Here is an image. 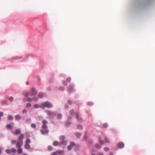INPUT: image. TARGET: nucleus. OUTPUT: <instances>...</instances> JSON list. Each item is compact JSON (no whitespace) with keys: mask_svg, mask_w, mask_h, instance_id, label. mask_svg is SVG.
Here are the masks:
<instances>
[{"mask_svg":"<svg viewBox=\"0 0 155 155\" xmlns=\"http://www.w3.org/2000/svg\"><path fill=\"white\" fill-rule=\"evenodd\" d=\"M51 107L52 105L48 101L43 103L40 106V107L43 109H45V107L50 108Z\"/></svg>","mask_w":155,"mask_h":155,"instance_id":"nucleus-1","label":"nucleus"},{"mask_svg":"<svg viewBox=\"0 0 155 155\" xmlns=\"http://www.w3.org/2000/svg\"><path fill=\"white\" fill-rule=\"evenodd\" d=\"M42 129L40 131L42 134H47L48 133V130L47 129V127L45 124H43L42 126Z\"/></svg>","mask_w":155,"mask_h":155,"instance_id":"nucleus-2","label":"nucleus"},{"mask_svg":"<svg viewBox=\"0 0 155 155\" xmlns=\"http://www.w3.org/2000/svg\"><path fill=\"white\" fill-rule=\"evenodd\" d=\"M64 136H61L60 138L61 141L60 142V146L62 145H66L67 144V141L64 140Z\"/></svg>","mask_w":155,"mask_h":155,"instance_id":"nucleus-3","label":"nucleus"},{"mask_svg":"<svg viewBox=\"0 0 155 155\" xmlns=\"http://www.w3.org/2000/svg\"><path fill=\"white\" fill-rule=\"evenodd\" d=\"M17 150L15 148H12L11 150L7 149L5 150V152L8 154H10L12 153H15L16 152Z\"/></svg>","mask_w":155,"mask_h":155,"instance_id":"nucleus-4","label":"nucleus"},{"mask_svg":"<svg viewBox=\"0 0 155 155\" xmlns=\"http://www.w3.org/2000/svg\"><path fill=\"white\" fill-rule=\"evenodd\" d=\"M37 93V92L35 90V89L34 88H32L31 89V91L30 92V94L31 96H34Z\"/></svg>","mask_w":155,"mask_h":155,"instance_id":"nucleus-5","label":"nucleus"},{"mask_svg":"<svg viewBox=\"0 0 155 155\" xmlns=\"http://www.w3.org/2000/svg\"><path fill=\"white\" fill-rule=\"evenodd\" d=\"M64 153V151L63 150H59L56 151L52 153L51 155H57L60 154H62Z\"/></svg>","mask_w":155,"mask_h":155,"instance_id":"nucleus-6","label":"nucleus"},{"mask_svg":"<svg viewBox=\"0 0 155 155\" xmlns=\"http://www.w3.org/2000/svg\"><path fill=\"white\" fill-rule=\"evenodd\" d=\"M13 134L15 135L19 134L21 133V130L19 129H17L15 131L12 132Z\"/></svg>","mask_w":155,"mask_h":155,"instance_id":"nucleus-7","label":"nucleus"},{"mask_svg":"<svg viewBox=\"0 0 155 155\" xmlns=\"http://www.w3.org/2000/svg\"><path fill=\"white\" fill-rule=\"evenodd\" d=\"M23 144V142L21 141H18L16 143V146L18 148L20 147Z\"/></svg>","mask_w":155,"mask_h":155,"instance_id":"nucleus-8","label":"nucleus"},{"mask_svg":"<svg viewBox=\"0 0 155 155\" xmlns=\"http://www.w3.org/2000/svg\"><path fill=\"white\" fill-rule=\"evenodd\" d=\"M75 145V144L74 143L71 142L70 143V145L68 146V150H70L71 148L72 147L74 146Z\"/></svg>","mask_w":155,"mask_h":155,"instance_id":"nucleus-9","label":"nucleus"},{"mask_svg":"<svg viewBox=\"0 0 155 155\" xmlns=\"http://www.w3.org/2000/svg\"><path fill=\"white\" fill-rule=\"evenodd\" d=\"M118 146L119 148H121L124 147V144L123 142H120L118 143Z\"/></svg>","mask_w":155,"mask_h":155,"instance_id":"nucleus-10","label":"nucleus"},{"mask_svg":"<svg viewBox=\"0 0 155 155\" xmlns=\"http://www.w3.org/2000/svg\"><path fill=\"white\" fill-rule=\"evenodd\" d=\"M24 137V135L23 134H21L18 138L19 141L23 142V139Z\"/></svg>","mask_w":155,"mask_h":155,"instance_id":"nucleus-11","label":"nucleus"},{"mask_svg":"<svg viewBox=\"0 0 155 155\" xmlns=\"http://www.w3.org/2000/svg\"><path fill=\"white\" fill-rule=\"evenodd\" d=\"M47 113L49 116H51L55 115V112H51L50 111H48Z\"/></svg>","mask_w":155,"mask_h":155,"instance_id":"nucleus-12","label":"nucleus"},{"mask_svg":"<svg viewBox=\"0 0 155 155\" xmlns=\"http://www.w3.org/2000/svg\"><path fill=\"white\" fill-rule=\"evenodd\" d=\"M53 145L54 146H60V142L56 141H54L53 143Z\"/></svg>","mask_w":155,"mask_h":155,"instance_id":"nucleus-13","label":"nucleus"},{"mask_svg":"<svg viewBox=\"0 0 155 155\" xmlns=\"http://www.w3.org/2000/svg\"><path fill=\"white\" fill-rule=\"evenodd\" d=\"M22 150L21 147L18 148V153L19 154H21L22 153Z\"/></svg>","mask_w":155,"mask_h":155,"instance_id":"nucleus-14","label":"nucleus"},{"mask_svg":"<svg viewBox=\"0 0 155 155\" xmlns=\"http://www.w3.org/2000/svg\"><path fill=\"white\" fill-rule=\"evenodd\" d=\"M15 118L16 120H20L21 119V117L19 115H17L15 116Z\"/></svg>","mask_w":155,"mask_h":155,"instance_id":"nucleus-15","label":"nucleus"},{"mask_svg":"<svg viewBox=\"0 0 155 155\" xmlns=\"http://www.w3.org/2000/svg\"><path fill=\"white\" fill-rule=\"evenodd\" d=\"M99 140L100 143L101 144L103 145L104 144V142L103 141L101 140V138L100 137H99Z\"/></svg>","mask_w":155,"mask_h":155,"instance_id":"nucleus-16","label":"nucleus"},{"mask_svg":"<svg viewBox=\"0 0 155 155\" xmlns=\"http://www.w3.org/2000/svg\"><path fill=\"white\" fill-rule=\"evenodd\" d=\"M30 146L28 143H26L25 147L26 149H29L30 148Z\"/></svg>","mask_w":155,"mask_h":155,"instance_id":"nucleus-17","label":"nucleus"},{"mask_svg":"<svg viewBox=\"0 0 155 155\" xmlns=\"http://www.w3.org/2000/svg\"><path fill=\"white\" fill-rule=\"evenodd\" d=\"M57 117L58 119H60L62 117V115L60 114H58L57 115Z\"/></svg>","mask_w":155,"mask_h":155,"instance_id":"nucleus-18","label":"nucleus"},{"mask_svg":"<svg viewBox=\"0 0 155 155\" xmlns=\"http://www.w3.org/2000/svg\"><path fill=\"white\" fill-rule=\"evenodd\" d=\"M8 119L9 120H12L13 119V117L12 116L10 115L8 117Z\"/></svg>","mask_w":155,"mask_h":155,"instance_id":"nucleus-19","label":"nucleus"},{"mask_svg":"<svg viewBox=\"0 0 155 155\" xmlns=\"http://www.w3.org/2000/svg\"><path fill=\"white\" fill-rule=\"evenodd\" d=\"M30 92L28 93V92H26L24 94V95L25 97H27L28 95H30L31 96V95L30 94Z\"/></svg>","mask_w":155,"mask_h":155,"instance_id":"nucleus-20","label":"nucleus"},{"mask_svg":"<svg viewBox=\"0 0 155 155\" xmlns=\"http://www.w3.org/2000/svg\"><path fill=\"white\" fill-rule=\"evenodd\" d=\"M76 135L77 138H79L81 136V134L79 133H77L76 134Z\"/></svg>","mask_w":155,"mask_h":155,"instance_id":"nucleus-21","label":"nucleus"},{"mask_svg":"<svg viewBox=\"0 0 155 155\" xmlns=\"http://www.w3.org/2000/svg\"><path fill=\"white\" fill-rule=\"evenodd\" d=\"M105 143H109L110 141L106 137L105 138Z\"/></svg>","mask_w":155,"mask_h":155,"instance_id":"nucleus-22","label":"nucleus"},{"mask_svg":"<svg viewBox=\"0 0 155 155\" xmlns=\"http://www.w3.org/2000/svg\"><path fill=\"white\" fill-rule=\"evenodd\" d=\"M38 96L39 97L42 98L43 97V94L41 93H39L38 94Z\"/></svg>","mask_w":155,"mask_h":155,"instance_id":"nucleus-23","label":"nucleus"},{"mask_svg":"<svg viewBox=\"0 0 155 155\" xmlns=\"http://www.w3.org/2000/svg\"><path fill=\"white\" fill-rule=\"evenodd\" d=\"M34 108H38L39 107V106L37 104H35L34 106Z\"/></svg>","mask_w":155,"mask_h":155,"instance_id":"nucleus-24","label":"nucleus"},{"mask_svg":"<svg viewBox=\"0 0 155 155\" xmlns=\"http://www.w3.org/2000/svg\"><path fill=\"white\" fill-rule=\"evenodd\" d=\"M31 126L33 128H35L36 127V125L35 124H32L31 125Z\"/></svg>","mask_w":155,"mask_h":155,"instance_id":"nucleus-25","label":"nucleus"},{"mask_svg":"<svg viewBox=\"0 0 155 155\" xmlns=\"http://www.w3.org/2000/svg\"><path fill=\"white\" fill-rule=\"evenodd\" d=\"M26 143L29 144L30 142V140L28 138L26 139Z\"/></svg>","mask_w":155,"mask_h":155,"instance_id":"nucleus-26","label":"nucleus"},{"mask_svg":"<svg viewBox=\"0 0 155 155\" xmlns=\"http://www.w3.org/2000/svg\"><path fill=\"white\" fill-rule=\"evenodd\" d=\"M6 126L9 129H11V128H12V125L9 124H7V125Z\"/></svg>","mask_w":155,"mask_h":155,"instance_id":"nucleus-27","label":"nucleus"},{"mask_svg":"<svg viewBox=\"0 0 155 155\" xmlns=\"http://www.w3.org/2000/svg\"><path fill=\"white\" fill-rule=\"evenodd\" d=\"M2 104H8V103L7 101H3L2 102Z\"/></svg>","mask_w":155,"mask_h":155,"instance_id":"nucleus-28","label":"nucleus"},{"mask_svg":"<svg viewBox=\"0 0 155 155\" xmlns=\"http://www.w3.org/2000/svg\"><path fill=\"white\" fill-rule=\"evenodd\" d=\"M77 128L78 129H81L83 127L81 125H78L77 126Z\"/></svg>","mask_w":155,"mask_h":155,"instance_id":"nucleus-29","label":"nucleus"},{"mask_svg":"<svg viewBox=\"0 0 155 155\" xmlns=\"http://www.w3.org/2000/svg\"><path fill=\"white\" fill-rule=\"evenodd\" d=\"M96 147L97 148H100L101 147V146L99 144H97L96 145Z\"/></svg>","mask_w":155,"mask_h":155,"instance_id":"nucleus-30","label":"nucleus"},{"mask_svg":"<svg viewBox=\"0 0 155 155\" xmlns=\"http://www.w3.org/2000/svg\"><path fill=\"white\" fill-rule=\"evenodd\" d=\"M107 124L106 123L104 124L103 125V127L104 128H106L107 127Z\"/></svg>","mask_w":155,"mask_h":155,"instance_id":"nucleus-31","label":"nucleus"},{"mask_svg":"<svg viewBox=\"0 0 155 155\" xmlns=\"http://www.w3.org/2000/svg\"><path fill=\"white\" fill-rule=\"evenodd\" d=\"M9 100L11 101H12L13 100V97H9Z\"/></svg>","mask_w":155,"mask_h":155,"instance_id":"nucleus-32","label":"nucleus"},{"mask_svg":"<svg viewBox=\"0 0 155 155\" xmlns=\"http://www.w3.org/2000/svg\"><path fill=\"white\" fill-rule=\"evenodd\" d=\"M73 89V87L72 86L68 88V91H71Z\"/></svg>","mask_w":155,"mask_h":155,"instance_id":"nucleus-33","label":"nucleus"},{"mask_svg":"<svg viewBox=\"0 0 155 155\" xmlns=\"http://www.w3.org/2000/svg\"><path fill=\"white\" fill-rule=\"evenodd\" d=\"M47 123L48 122L45 120H43L42 121V123L43 124H47Z\"/></svg>","mask_w":155,"mask_h":155,"instance_id":"nucleus-34","label":"nucleus"},{"mask_svg":"<svg viewBox=\"0 0 155 155\" xmlns=\"http://www.w3.org/2000/svg\"><path fill=\"white\" fill-rule=\"evenodd\" d=\"M31 106V104L30 103H28L26 105L27 107H29Z\"/></svg>","mask_w":155,"mask_h":155,"instance_id":"nucleus-35","label":"nucleus"},{"mask_svg":"<svg viewBox=\"0 0 155 155\" xmlns=\"http://www.w3.org/2000/svg\"><path fill=\"white\" fill-rule=\"evenodd\" d=\"M104 149L105 151H107L109 150V148L107 147H105Z\"/></svg>","mask_w":155,"mask_h":155,"instance_id":"nucleus-36","label":"nucleus"},{"mask_svg":"<svg viewBox=\"0 0 155 155\" xmlns=\"http://www.w3.org/2000/svg\"><path fill=\"white\" fill-rule=\"evenodd\" d=\"M11 142L12 144H14L16 143V141L15 140H13L11 141Z\"/></svg>","mask_w":155,"mask_h":155,"instance_id":"nucleus-37","label":"nucleus"},{"mask_svg":"<svg viewBox=\"0 0 155 155\" xmlns=\"http://www.w3.org/2000/svg\"><path fill=\"white\" fill-rule=\"evenodd\" d=\"M59 89L61 91H63L64 90V88L63 87H61L59 88Z\"/></svg>","mask_w":155,"mask_h":155,"instance_id":"nucleus-38","label":"nucleus"},{"mask_svg":"<svg viewBox=\"0 0 155 155\" xmlns=\"http://www.w3.org/2000/svg\"><path fill=\"white\" fill-rule=\"evenodd\" d=\"M31 119H27L26 120V122H28H28H31Z\"/></svg>","mask_w":155,"mask_h":155,"instance_id":"nucleus-39","label":"nucleus"},{"mask_svg":"<svg viewBox=\"0 0 155 155\" xmlns=\"http://www.w3.org/2000/svg\"><path fill=\"white\" fill-rule=\"evenodd\" d=\"M48 149L50 150H52V147L51 146H48Z\"/></svg>","mask_w":155,"mask_h":155,"instance_id":"nucleus-40","label":"nucleus"},{"mask_svg":"<svg viewBox=\"0 0 155 155\" xmlns=\"http://www.w3.org/2000/svg\"><path fill=\"white\" fill-rule=\"evenodd\" d=\"M32 101V99L31 98H28L27 99V101Z\"/></svg>","mask_w":155,"mask_h":155,"instance_id":"nucleus-41","label":"nucleus"},{"mask_svg":"<svg viewBox=\"0 0 155 155\" xmlns=\"http://www.w3.org/2000/svg\"><path fill=\"white\" fill-rule=\"evenodd\" d=\"M3 113L2 112H0V117H2L3 116Z\"/></svg>","mask_w":155,"mask_h":155,"instance_id":"nucleus-42","label":"nucleus"},{"mask_svg":"<svg viewBox=\"0 0 155 155\" xmlns=\"http://www.w3.org/2000/svg\"><path fill=\"white\" fill-rule=\"evenodd\" d=\"M27 112V111L26 110L24 109L22 111V113L23 114L24 113H26Z\"/></svg>","mask_w":155,"mask_h":155,"instance_id":"nucleus-43","label":"nucleus"},{"mask_svg":"<svg viewBox=\"0 0 155 155\" xmlns=\"http://www.w3.org/2000/svg\"><path fill=\"white\" fill-rule=\"evenodd\" d=\"M70 114L71 115H73V114L74 113V111L73 110H72L71 111H70Z\"/></svg>","mask_w":155,"mask_h":155,"instance_id":"nucleus-44","label":"nucleus"},{"mask_svg":"<svg viewBox=\"0 0 155 155\" xmlns=\"http://www.w3.org/2000/svg\"><path fill=\"white\" fill-rule=\"evenodd\" d=\"M75 115L76 116V118H78V114L77 113H75Z\"/></svg>","mask_w":155,"mask_h":155,"instance_id":"nucleus-45","label":"nucleus"},{"mask_svg":"<svg viewBox=\"0 0 155 155\" xmlns=\"http://www.w3.org/2000/svg\"><path fill=\"white\" fill-rule=\"evenodd\" d=\"M2 150V148H0V154L1 153Z\"/></svg>","mask_w":155,"mask_h":155,"instance_id":"nucleus-46","label":"nucleus"},{"mask_svg":"<svg viewBox=\"0 0 155 155\" xmlns=\"http://www.w3.org/2000/svg\"><path fill=\"white\" fill-rule=\"evenodd\" d=\"M67 80L68 82H69L70 81V79L69 78L67 79Z\"/></svg>","mask_w":155,"mask_h":155,"instance_id":"nucleus-47","label":"nucleus"},{"mask_svg":"<svg viewBox=\"0 0 155 155\" xmlns=\"http://www.w3.org/2000/svg\"><path fill=\"white\" fill-rule=\"evenodd\" d=\"M68 102L69 104H71V101H69Z\"/></svg>","mask_w":155,"mask_h":155,"instance_id":"nucleus-48","label":"nucleus"},{"mask_svg":"<svg viewBox=\"0 0 155 155\" xmlns=\"http://www.w3.org/2000/svg\"><path fill=\"white\" fill-rule=\"evenodd\" d=\"M70 124V123L69 122L68 124V123H66V125H69Z\"/></svg>","mask_w":155,"mask_h":155,"instance_id":"nucleus-49","label":"nucleus"},{"mask_svg":"<svg viewBox=\"0 0 155 155\" xmlns=\"http://www.w3.org/2000/svg\"><path fill=\"white\" fill-rule=\"evenodd\" d=\"M110 155H113V153H112V152L110 153Z\"/></svg>","mask_w":155,"mask_h":155,"instance_id":"nucleus-50","label":"nucleus"},{"mask_svg":"<svg viewBox=\"0 0 155 155\" xmlns=\"http://www.w3.org/2000/svg\"><path fill=\"white\" fill-rule=\"evenodd\" d=\"M87 137L86 135H85L84 136V138L85 139H87Z\"/></svg>","mask_w":155,"mask_h":155,"instance_id":"nucleus-51","label":"nucleus"},{"mask_svg":"<svg viewBox=\"0 0 155 155\" xmlns=\"http://www.w3.org/2000/svg\"><path fill=\"white\" fill-rule=\"evenodd\" d=\"M98 155H104L102 153H99Z\"/></svg>","mask_w":155,"mask_h":155,"instance_id":"nucleus-52","label":"nucleus"},{"mask_svg":"<svg viewBox=\"0 0 155 155\" xmlns=\"http://www.w3.org/2000/svg\"><path fill=\"white\" fill-rule=\"evenodd\" d=\"M28 84H29V83L28 82H26V85H28Z\"/></svg>","mask_w":155,"mask_h":155,"instance_id":"nucleus-53","label":"nucleus"},{"mask_svg":"<svg viewBox=\"0 0 155 155\" xmlns=\"http://www.w3.org/2000/svg\"><path fill=\"white\" fill-rule=\"evenodd\" d=\"M91 155H96L94 153H92Z\"/></svg>","mask_w":155,"mask_h":155,"instance_id":"nucleus-54","label":"nucleus"},{"mask_svg":"<svg viewBox=\"0 0 155 155\" xmlns=\"http://www.w3.org/2000/svg\"><path fill=\"white\" fill-rule=\"evenodd\" d=\"M35 100V101H37V99H34Z\"/></svg>","mask_w":155,"mask_h":155,"instance_id":"nucleus-55","label":"nucleus"},{"mask_svg":"<svg viewBox=\"0 0 155 155\" xmlns=\"http://www.w3.org/2000/svg\"><path fill=\"white\" fill-rule=\"evenodd\" d=\"M60 155H64V154H59Z\"/></svg>","mask_w":155,"mask_h":155,"instance_id":"nucleus-56","label":"nucleus"},{"mask_svg":"<svg viewBox=\"0 0 155 155\" xmlns=\"http://www.w3.org/2000/svg\"><path fill=\"white\" fill-rule=\"evenodd\" d=\"M64 85H66V84L64 83Z\"/></svg>","mask_w":155,"mask_h":155,"instance_id":"nucleus-57","label":"nucleus"},{"mask_svg":"<svg viewBox=\"0 0 155 155\" xmlns=\"http://www.w3.org/2000/svg\"><path fill=\"white\" fill-rule=\"evenodd\" d=\"M12 155H15V154H12Z\"/></svg>","mask_w":155,"mask_h":155,"instance_id":"nucleus-58","label":"nucleus"},{"mask_svg":"<svg viewBox=\"0 0 155 155\" xmlns=\"http://www.w3.org/2000/svg\"><path fill=\"white\" fill-rule=\"evenodd\" d=\"M1 117H0V120H1Z\"/></svg>","mask_w":155,"mask_h":155,"instance_id":"nucleus-59","label":"nucleus"}]
</instances>
